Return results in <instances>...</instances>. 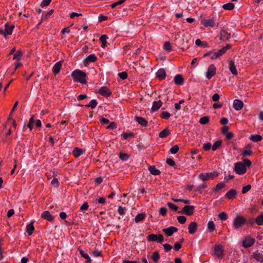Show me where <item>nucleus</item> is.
Returning <instances> with one entry per match:
<instances>
[{"label": "nucleus", "instance_id": "1", "mask_svg": "<svg viewBox=\"0 0 263 263\" xmlns=\"http://www.w3.org/2000/svg\"><path fill=\"white\" fill-rule=\"evenodd\" d=\"M71 77L74 82L84 84L87 83L86 73L79 69L74 70L71 73Z\"/></svg>", "mask_w": 263, "mask_h": 263}, {"label": "nucleus", "instance_id": "2", "mask_svg": "<svg viewBox=\"0 0 263 263\" xmlns=\"http://www.w3.org/2000/svg\"><path fill=\"white\" fill-rule=\"evenodd\" d=\"M231 48L230 44H227L226 46L222 47L220 49L217 51L213 52L212 55L210 57L211 60H213L216 59L220 58L222 55H223L228 50Z\"/></svg>", "mask_w": 263, "mask_h": 263}, {"label": "nucleus", "instance_id": "3", "mask_svg": "<svg viewBox=\"0 0 263 263\" xmlns=\"http://www.w3.org/2000/svg\"><path fill=\"white\" fill-rule=\"evenodd\" d=\"M247 222L246 219L242 216H237L233 221V227L235 229L241 228Z\"/></svg>", "mask_w": 263, "mask_h": 263}, {"label": "nucleus", "instance_id": "4", "mask_svg": "<svg viewBox=\"0 0 263 263\" xmlns=\"http://www.w3.org/2000/svg\"><path fill=\"white\" fill-rule=\"evenodd\" d=\"M218 176V172L214 171L211 173H201L199 175V178L202 181H207L210 179H213Z\"/></svg>", "mask_w": 263, "mask_h": 263}, {"label": "nucleus", "instance_id": "5", "mask_svg": "<svg viewBox=\"0 0 263 263\" xmlns=\"http://www.w3.org/2000/svg\"><path fill=\"white\" fill-rule=\"evenodd\" d=\"M14 27L13 25L6 23L5 25L4 29L3 28H0V34L3 35L5 38H7L8 35L12 34Z\"/></svg>", "mask_w": 263, "mask_h": 263}, {"label": "nucleus", "instance_id": "6", "mask_svg": "<svg viewBox=\"0 0 263 263\" xmlns=\"http://www.w3.org/2000/svg\"><path fill=\"white\" fill-rule=\"evenodd\" d=\"M234 170L239 175H243L246 173L247 168L246 165L241 162H238L235 164Z\"/></svg>", "mask_w": 263, "mask_h": 263}, {"label": "nucleus", "instance_id": "7", "mask_svg": "<svg viewBox=\"0 0 263 263\" xmlns=\"http://www.w3.org/2000/svg\"><path fill=\"white\" fill-rule=\"evenodd\" d=\"M194 209L195 207L193 205H185L183 208L182 210L179 211L178 213L188 216H191L194 213Z\"/></svg>", "mask_w": 263, "mask_h": 263}, {"label": "nucleus", "instance_id": "8", "mask_svg": "<svg viewBox=\"0 0 263 263\" xmlns=\"http://www.w3.org/2000/svg\"><path fill=\"white\" fill-rule=\"evenodd\" d=\"M216 72V68L214 64H211L208 68L207 71L205 72L206 78L210 80L211 79Z\"/></svg>", "mask_w": 263, "mask_h": 263}, {"label": "nucleus", "instance_id": "9", "mask_svg": "<svg viewBox=\"0 0 263 263\" xmlns=\"http://www.w3.org/2000/svg\"><path fill=\"white\" fill-rule=\"evenodd\" d=\"M254 242V238L251 237L250 236H247L245 237L244 239L242 241V246L245 248H248L253 246Z\"/></svg>", "mask_w": 263, "mask_h": 263}, {"label": "nucleus", "instance_id": "10", "mask_svg": "<svg viewBox=\"0 0 263 263\" xmlns=\"http://www.w3.org/2000/svg\"><path fill=\"white\" fill-rule=\"evenodd\" d=\"M201 24L205 27H214L215 26V20L213 18H203L201 21Z\"/></svg>", "mask_w": 263, "mask_h": 263}, {"label": "nucleus", "instance_id": "11", "mask_svg": "<svg viewBox=\"0 0 263 263\" xmlns=\"http://www.w3.org/2000/svg\"><path fill=\"white\" fill-rule=\"evenodd\" d=\"M223 251V248L221 245H216L214 248L213 252L216 256L220 257L222 256Z\"/></svg>", "mask_w": 263, "mask_h": 263}, {"label": "nucleus", "instance_id": "12", "mask_svg": "<svg viewBox=\"0 0 263 263\" xmlns=\"http://www.w3.org/2000/svg\"><path fill=\"white\" fill-rule=\"evenodd\" d=\"M163 232L167 236H172L174 233L177 232L178 229L177 228L171 226L168 228L163 229Z\"/></svg>", "mask_w": 263, "mask_h": 263}, {"label": "nucleus", "instance_id": "13", "mask_svg": "<svg viewBox=\"0 0 263 263\" xmlns=\"http://www.w3.org/2000/svg\"><path fill=\"white\" fill-rule=\"evenodd\" d=\"M99 93L102 96L104 97H109L111 95V93L109 89L105 86L101 87L98 90Z\"/></svg>", "mask_w": 263, "mask_h": 263}, {"label": "nucleus", "instance_id": "14", "mask_svg": "<svg viewBox=\"0 0 263 263\" xmlns=\"http://www.w3.org/2000/svg\"><path fill=\"white\" fill-rule=\"evenodd\" d=\"M229 68L231 73L235 76L237 75L238 72L235 65L234 62L233 60H229Z\"/></svg>", "mask_w": 263, "mask_h": 263}, {"label": "nucleus", "instance_id": "15", "mask_svg": "<svg viewBox=\"0 0 263 263\" xmlns=\"http://www.w3.org/2000/svg\"><path fill=\"white\" fill-rule=\"evenodd\" d=\"M237 193L235 189H231L225 195V197L229 200H232L236 197Z\"/></svg>", "mask_w": 263, "mask_h": 263}, {"label": "nucleus", "instance_id": "16", "mask_svg": "<svg viewBox=\"0 0 263 263\" xmlns=\"http://www.w3.org/2000/svg\"><path fill=\"white\" fill-rule=\"evenodd\" d=\"M243 103L241 101L237 99L234 101L233 107L235 110H240L243 108Z\"/></svg>", "mask_w": 263, "mask_h": 263}, {"label": "nucleus", "instance_id": "17", "mask_svg": "<svg viewBox=\"0 0 263 263\" xmlns=\"http://www.w3.org/2000/svg\"><path fill=\"white\" fill-rule=\"evenodd\" d=\"M41 217L44 218V219H46L50 222H51L53 220V217L51 215L50 213L46 211L42 213L41 215Z\"/></svg>", "mask_w": 263, "mask_h": 263}, {"label": "nucleus", "instance_id": "18", "mask_svg": "<svg viewBox=\"0 0 263 263\" xmlns=\"http://www.w3.org/2000/svg\"><path fill=\"white\" fill-rule=\"evenodd\" d=\"M189 232L191 234H194L197 229V224L196 222H192L188 227Z\"/></svg>", "mask_w": 263, "mask_h": 263}, {"label": "nucleus", "instance_id": "19", "mask_svg": "<svg viewBox=\"0 0 263 263\" xmlns=\"http://www.w3.org/2000/svg\"><path fill=\"white\" fill-rule=\"evenodd\" d=\"M62 65V62L59 61L54 65L52 68V72L54 73V74L56 75L60 72L61 69Z\"/></svg>", "mask_w": 263, "mask_h": 263}, {"label": "nucleus", "instance_id": "20", "mask_svg": "<svg viewBox=\"0 0 263 263\" xmlns=\"http://www.w3.org/2000/svg\"><path fill=\"white\" fill-rule=\"evenodd\" d=\"M156 77L160 80H164L166 77L165 71L164 69H159L156 72Z\"/></svg>", "mask_w": 263, "mask_h": 263}, {"label": "nucleus", "instance_id": "21", "mask_svg": "<svg viewBox=\"0 0 263 263\" xmlns=\"http://www.w3.org/2000/svg\"><path fill=\"white\" fill-rule=\"evenodd\" d=\"M135 120L142 126L146 127L147 125V121L143 117H135Z\"/></svg>", "mask_w": 263, "mask_h": 263}, {"label": "nucleus", "instance_id": "22", "mask_svg": "<svg viewBox=\"0 0 263 263\" xmlns=\"http://www.w3.org/2000/svg\"><path fill=\"white\" fill-rule=\"evenodd\" d=\"M162 105V102L160 100L154 101L153 103L151 109L153 111H157L161 107Z\"/></svg>", "mask_w": 263, "mask_h": 263}, {"label": "nucleus", "instance_id": "23", "mask_svg": "<svg viewBox=\"0 0 263 263\" xmlns=\"http://www.w3.org/2000/svg\"><path fill=\"white\" fill-rule=\"evenodd\" d=\"M183 81V78L181 74H177L175 76L174 78V82L176 85H182Z\"/></svg>", "mask_w": 263, "mask_h": 263}, {"label": "nucleus", "instance_id": "24", "mask_svg": "<svg viewBox=\"0 0 263 263\" xmlns=\"http://www.w3.org/2000/svg\"><path fill=\"white\" fill-rule=\"evenodd\" d=\"M84 151L82 149L79 147H76L72 151V154L75 157H78L83 154Z\"/></svg>", "mask_w": 263, "mask_h": 263}, {"label": "nucleus", "instance_id": "25", "mask_svg": "<svg viewBox=\"0 0 263 263\" xmlns=\"http://www.w3.org/2000/svg\"><path fill=\"white\" fill-rule=\"evenodd\" d=\"M148 170L151 172V173L153 175H158L160 174V171L157 169L155 166H150L148 167Z\"/></svg>", "mask_w": 263, "mask_h": 263}, {"label": "nucleus", "instance_id": "26", "mask_svg": "<svg viewBox=\"0 0 263 263\" xmlns=\"http://www.w3.org/2000/svg\"><path fill=\"white\" fill-rule=\"evenodd\" d=\"M97 57L94 54L88 55L85 59V62L88 64L90 62H94L97 60Z\"/></svg>", "mask_w": 263, "mask_h": 263}, {"label": "nucleus", "instance_id": "27", "mask_svg": "<svg viewBox=\"0 0 263 263\" xmlns=\"http://www.w3.org/2000/svg\"><path fill=\"white\" fill-rule=\"evenodd\" d=\"M250 139L253 142H257L261 140L262 137L259 135H252L250 137Z\"/></svg>", "mask_w": 263, "mask_h": 263}, {"label": "nucleus", "instance_id": "28", "mask_svg": "<svg viewBox=\"0 0 263 263\" xmlns=\"http://www.w3.org/2000/svg\"><path fill=\"white\" fill-rule=\"evenodd\" d=\"M170 133H171L170 130L167 128H166L159 133V137L161 138H164L168 136Z\"/></svg>", "mask_w": 263, "mask_h": 263}, {"label": "nucleus", "instance_id": "29", "mask_svg": "<svg viewBox=\"0 0 263 263\" xmlns=\"http://www.w3.org/2000/svg\"><path fill=\"white\" fill-rule=\"evenodd\" d=\"M34 229V228L33 223H30L27 226L26 231L28 235L30 236L32 234Z\"/></svg>", "mask_w": 263, "mask_h": 263}, {"label": "nucleus", "instance_id": "30", "mask_svg": "<svg viewBox=\"0 0 263 263\" xmlns=\"http://www.w3.org/2000/svg\"><path fill=\"white\" fill-rule=\"evenodd\" d=\"M234 4L232 3H229L226 4H224L222 6V8L224 10H231L234 8Z\"/></svg>", "mask_w": 263, "mask_h": 263}, {"label": "nucleus", "instance_id": "31", "mask_svg": "<svg viewBox=\"0 0 263 263\" xmlns=\"http://www.w3.org/2000/svg\"><path fill=\"white\" fill-rule=\"evenodd\" d=\"M145 217V215L143 213L138 214L135 218V221L136 223H138L141 221H142Z\"/></svg>", "mask_w": 263, "mask_h": 263}, {"label": "nucleus", "instance_id": "32", "mask_svg": "<svg viewBox=\"0 0 263 263\" xmlns=\"http://www.w3.org/2000/svg\"><path fill=\"white\" fill-rule=\"evenodd\" d=\"M208 229L210 232H212L215 230V226L213 221H209L208 222Z\"/></svg>", "mask_w": 263, "mask_h": 263}, {"label": "nucleus", "instance_id": "33", "mask_svg": "<svg viewBox=\"0 0 263 263\" xmlns=\"http://www.w3.org/2000/svg\"><path fill=\"white\" fill-rule=\"evenodd\" d=\"M222 141L221 140H218L216 141L213 145L212 149L213 151H216L217 148L220 147L221 145Z\"/></svg>", "mask_w": 263, "mask_h": 263}, {"label": "nucleus", "instance_id": "34", "mask_svg": "<svg viewBox=\"0 0 263 263\" xmlns=\"http://www.w3.org/2000/svg\"><path fill=\"white\" fill-rule=\"evenodd\" d=\"M98 104V102L96 100L93 99L90 101L88 104L86 105V106L88 107H91L92 109L95 108Z\"/></svg>", "mask_w": 263, "mask_h": 263}, {"label": "nucleus", "instance_id": "35", "mask_svg": "<svg viewBox=\"0 0 263 263\" xmlns=\"http://www.w3.org/2000/svg\"><path fill=\"white\" fill-rule=\"evenodd\" d=\"M226 186V184L224 182H221L219 183H218L215 189H214V191L215 192H218L219 191L221 190L222 189L224 188Z\"/></svg>", "mask_w": 263, "mask_h": 263}, {"label": "nucleus", "instance_id": "36", "mask_svg": "<svg viewBox=\"0 0 263 263\" xmlns=\"http://www.w3.org/2000/svg\"><path fill=\"white\" fill-rule=\"evenodd\" d=\"M255 222L258 226L263 225V215L258 216L256 218Z\"/></svg>", "mask_w": 263, "mask_h": 263}, {"label": "nucleus", "instance_id": "37", "mask_svg": "<svg viewBox=\"0 0 263 263\" xmlns=\"http://www.w3.org/2000/svg\"><path fill=\"white\" fill-rule=\"evenodd\" d=\"M22 55H23V54H22V51L21 50H18L14 53L13 59V60H15L16 61H19V60H20Z\"/></svg>", "mask_w": 263, "mask_h": 263}, {"label": "nucleus", "instance_id": "38", "mask_svg": "<svg viewBox=\"0 0 263 263\" xmlns=\"http://www.w3.org/2000/svg\"><path fill=\"white\" fill-rule=\"evenodd\" d=\"M152 258L155 262H157L160 259V255L158 252L155 251L153 253Z\"/></svg>", "mask_w": 263, "mask_h": 263}, {"label": "nucleus", "instance_id": "39", "mask_svg": "<svg viewBox=\"0 0 263 263\" xmlns=\"http://www.w3.org/2000/svg\"><path fill=\"white\" fill-rule=\"evenodd\" d=\"M35 121L34 120V116H32L29 121V123L27 124V126L29 128L30 130H32L33 127V124L34 123Z\"/></svg>", "mask_w": 263, "mask_h": 263}, {"label": "nucleus", "instance_id": "40", "mask_svg": "<svg viewBox=\"0 0 263 263\" xmlns=\"http://www.w3.org/2000/svg\"><path fill=\"white\" fill-rule=\"evenodd\" d=\"M147 239L148 241H157V235L151 234L148 235Z\"/></svg>", "mask_w": 263, "mask_h": 263}, {"label": "nucleus", "instance_id": "41", "mask_svg": "<svg viewBox=\"0 0 263 263\" xmlns=\"http://www.w3.org/2000/svg\"><path fill=\"white\" fill-rule=\"evenodd\" d=\"M163 48L166 50L167 52L172 51V46L169 42H165L163 45Z\"/></svg>", "mask_w": 263, "mask_h": 263}, {"label": "nucleus", "instance_id": "42", "mask_svg": "<svg viewBox=\"0 0 263 263\" xmlns=\"http://www.w3.org/2000/svg\"><path fill=\"white\" fill-rule=\"evenodd\" d=\"M253 257L257 261H262L263 260L262 256L258 252L254 253Z\"/></svg>", "mask_w": 263, "mask_h": 263}, {"label": "nucleus", "instance_id": "43", "mask_svg": "<svg viewBox=\"0 0 263 263\" xmlns=\"http://www.w3.org/2000/svg\"><path fill=\"white\" fill-rule=\"evenodd\" d=\"M107 39V36L106 35H102L100 37V40L103 44L102 47H105L106 44V40Z\"/></svg>", "mask_w": 263, "mask_h": 263}, {"label": "nucleus", "instance_id": "44", "mask_svg": "<svg viewBox=\"0 0 263 263\" xmlns=\"http://www.w3.org/2000/svg\"><path fill=\"white\" fill-rule=\"evenodd\" d=\"M161 117L164 119H168L171 117V114L166 111H163L161 114Z\"/></svg>", "mask_w": 263, "mask_h": 263}, {"label": "nucleus", "instance_id": "45", "mask_svg": "<svg viewBox=\"0 0 263 263\" xmlns=\"http://www.w3.org/2000/svg\"><path fill=\"white\" fill-rule=\"evenodd\" d=\"M79 251L82 257L86 259H88V261H90V257L87 253H85L83 250L80 249H79Z\"/></svg>", "mask_w": 263, "mask_h": 263}, {"label": "nucleus", "instance_id": "46", "mask_svg": "<svg viewBox=\"0 0 263 263\" xmlns=\"http://www.w3.org/2000/svg\"><path fill=\"white\" fill-rule=\"evenodd\" d=\"M209 122V118L208 117H203L200 119L199 123L201 124H205Z\"/></svg>", "mask_w": 263, "mask_h": 263}, {"label": "nucleus", "instance_id": "47", "mask_svg": "<svg viewBox=\"0 0 263 263\" xmlns=\"http://www.w3.org/2000/svg\"><path fill=\"white\" fill-rule=\"evenodd\" d=\"M218 217L221 220H226L228 218L227 214L223 212L219 214Z\"/></svg>", "mask_w": 263, "mask_h": 263}, {"label": "nucleus", "instance_id": "48", "mask_svg": "<svg viewBox=\"0 0 263 263\" xmlns=\"http://www.w3.org/2000/svg\"><path fill=\"white\" fill-rule=\"evenodd\" d=\"M177 220L180 224H183L186 220V218L184 216H179L177 217Z\"/></svg>", "mask_w": 263, "mask_h": 263}, {"label": "nucleus", "instance_id": "49", "mask_svg": "<svg viewBox=\"0 0 263 263\" xmlns=\"http://www.w3.org/2000/svg\"><path fill=\"white\" fill-rule=\"evenodd\" d=\"M251 188V185L250 184L247 185L242 187L241 192L242 194H246L250 190Z\"/></svg>", "mask_w": 263, "mask_h": 263}, {"label": "nucleus", "instance_id": "50", "mask_svg": "<svg viewBox=\"0 0 263 263\" xmlns=\"http://www.w3.org/2000/svg\"><path fill=\"white\" fill-rule=\"evenodd\" d=\"M179 151V147L178 145H175L173 146H172L170 149V152L173 154H175L178 152Z\"/></svg>", "mask_w": 263, "mask_h": 263}, {"label": "nucleus", "instance_id": "51", "mask_svg": "<svg viewBox=\"0 0 263 263\" xmlns=\"http://www.w3.org/2000/svg\"><path fill=\"white\" fill-rule=\"evenodd\" d=\"M184 100H181L179 101L178 103H176L175 104V108L176 110H180L181 109V104L184 103Z\"/></svg>", "mask_w": 263, "mask_h": 263}, {"label": "nucleus", "instance_id": "52", "mask_svg": "<svg viewBox=\"0 0 263 263\" xmlns=\"http://www.w3.org/2000/svg\"><path fill=\"white\" fill-rule=\"evenodd\" d=\"M125 2V0H120L117 2H115L111 5V8L114 9L117 6L122 4Z\"/></svg>", "mask_w": 263, "mask_h": 263}, {"label": "nucleus", "instance_id": "53", "mask_svg": "<svg viewBox=\"0 0 263 263\" xmlns=\"http://www.w3.org/2000/svg\"><path fill=\"white\" fill-rule=\"evenodd\" d=\"M118 76L122 80H125L127 78V73L125 71L120 72L118 73Z\"/></svg>", "mask_w": 263, "mask_h": 263}, {"label": "nucleus", "instance_id": "54", "mask_svg": "<svg viewBox=\"0 0 263 263\" xmlns=\"http://www.w3.org/2000/svg\"><path fill=\"white\" fill-rule=\"evenodd\" d=\"M207 187V185L206 184H202L199 185L197 189L196 190L199 193H202V190Z\"/></svg>", "mask_w": 263, "mask_h": 263}, {"label": "nucleus", "instance_id": "55", "mask_svg": "<svg viewBox=\"0 0 263 263\" xmlns=\"http://www.w3.org/2000/svg\"><path fill=\"white\" fill-rule=\"evenodd\" d=\"M51 183L53 186H54L55 187H58L59 185V182L58 181V179L56 178H54L52 180Z\"/></svg>", "mask_w": 263, "mask_h": 263}, {"label": "nucleus", "instance_id": "56", "mask_svg": "<svg viewBox=\"0 0 263 263\" xmlns=\"http://www.w3.org/2000/svg\"><path fill=\"white\" fill-rule=\"evenodd\" d=\"M167 204L171 209L175 211H176L178 210V206L172 203L168 202Z\"/></svg>", "mask_w": 263, "mask_h": 263}, {"label": "nucleus", "instance_id": "57", "mask_svg": "<svg viewBox=\"0 0 263 263\" xmlns=\"http://www.w3.org/2000/svg\"><path fill=\"white\" fill-rule=\"evenodd\" d=\"M133 134L132 133L128 134L127 133H123L121 135V137L122 139L125 140L127 139L129 136H133Z\"/></svg>", "mask_w": 263, "mask_h": 263}, {"label": "nucleus", "instance_id": "58", "mask_svg": "<svg viewBox=\"0 0 263 263\" xmlns=\"http://www.w3.org/2000/svg\"><path fill=\"white\" fill-rule=\"evenodd\" d=\"M120 158L122 160H127L128 158V156L125 153H120L119 155Z\"/></svg>", "mask_w": 263, "mask_h": 263}, {"label": "nucleus", "instance_id": "59", "mask_svg": "<svg viewBox=\"0 0 263 263\" xmlns=\"http://www.w3.org/2000/svg\"><path fill=\"white\" fill-rule=\"evenodd\" d=\"M125 208H123L122 206H120L118 208V212L120 215H123L125 214Z\"/></svg>", "mask_w": 263, "mask_h": 263}, {"label": "nucleus", "instance_id": "60", "mask_svg": "<svg viewBox=\"0 0 263 263\" xmlns=\"http://www.w3.org/2000/svg\"><path fill=\"white\" fill-rule=\"evenodd\" d=\"M211 147V144L210 143L208 142L205 143L203 145V148L204 151H209Z\"/></svg>", "mask_w": 263, "mask_h": 263}, {"label": "nucleus", "instance_id": "61", "mask_svg": "<svg viewBox=\"0 0 263 263\" xmlns=\"http://www.w3.org/2000/svg\"><path fill=\"white\" fill-rule=\"evenodd\" d=\"M166 163L170 166H174L175 165V161L171 158H168L166 160Z\"/></svg>", "mask_w": 263, "mask_h": 263}, {"label": "nucleus", "instance_id": "62", "mask_svg": "<svg viewBox=\"0 0 263 263\" xmlns=\"http://www.w3.org/2000/svg\"><path fill=\"white\" fill-rule=\"evenodd\" d=\"M167 209L162 207L160 209V214L162 216H165L166 214Z\"/></svg>", "mask_w": 263, "mask_h": 263}, {"label": "nucleus", "instance_id": "63", "mask_svg": "<svg viewBox=\"0 0 263 263\" xmlns=\"http://www.w3.org/2000/svg\"><path fill=\"white\" fill-rule=\"evenodd\" d=\"M51 2V0H44L42 1L41 6L42 7H45L48 6Z\"/></svg>", "mask_w": 263, "mask_h": 263}, {"label": "nucleus", "instance_id": "64", "mask_svg": "<svg viewBox=\"0 0 263 263\" xmlns=\"http://www.w3.org/2000/svg\"><path fill=\"white\" fill-rule=\"evenodd\" d=\"M163 247H164L165 251L166 252L170 251L172 248V247L168 243L164 244Z\"/></svg>", "mask_w": 263, "mask_h": 263}]
</instances>
